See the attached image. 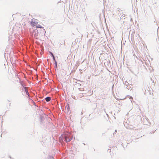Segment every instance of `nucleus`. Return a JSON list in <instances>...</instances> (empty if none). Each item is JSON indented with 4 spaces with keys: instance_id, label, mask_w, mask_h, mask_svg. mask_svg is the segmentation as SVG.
<instances>
[{
    "instance_id": "nucleus-1",
    "label": "nucleus",
    "mask_w": 159,
    "mask_h": 159,
    "mask_svg": "<svg viewBox=\"0 0 159 159\" xmlns=\"http://www.w3.org/2000/svg\"><path fill=\"white\" fill-rule=\"evenodd\" d=\"M72 137L70 136V134L67 133L63 136V139L66 143L70 142L72 139Z\"/></svg>"
},
{
    "instance_id": "nucleus-2",
    "label": "nucleus",
    "mask_w": 159,
    "mask_h": 159,
    "mask_svg": "<svg viewBox=\"0 0 159 159\" xmlns=\"http://www.w3.org/2000/svg\"><path fill=\"white\" fill-rule=\"evenodd\" d=\"M19 83H20L21 86L22 87V90L23 91H25V89H26L25 83L21 80H19Z\"/></svg>"
},
{
    "instance_id": "nucleus-3",
    "label": "nucleus",
    "mask_w": 159,
    "mask_h": 159,
    "mask_svg": "<svg viewBox=\"0 0 159 159\" xmlns=\"http://www.w3.org/2000/svg\"><path fill=\"white\" fill-rule=\"evenodd\" d=\"M122 82L126 86L128 85V84H131V81L130 80H121Z\"/></svg>"
},
{
    "instance_id": "nucleus-4",
    "label": "nucleus",
    "mask_w": 159,
    "mask_h": 159,
    "mask_svg": "<svg viewBox=\"0 0 159 159\" xmlns=\"http://www.w3.org/2000/svg\"><path fill=\"white\" fill-rule=\"evenodd\" d=\"M132 86V84H128V85H126V88L128 89H130L131 88V87Z\"/></svg>"
},
{
    "instance_id": "nucleus-5",
    "label": "nucleus",
    "mask_w": 159,
    "mask_h": 159,
    "mask_svg": "<svg viewBox=\"0 0 159 159\" xmlns=\"http://www.w3.org/2000/svg\"><path fill=\"white\" fill-rule=\"evenodd\" d=\"M37 24H38L37 22L32 21L31 23L33 27L36 26Z\"/></svg>"
},
{
    "instance_id": "nucleus-6",
    "label": "nucleus",
    "mask_w": 159,
    "mask_h": 159,
    "mask_svg": "<svg viewBox=\"0 0 159 159\" xmlns=\"http://www.w3.org/2000/svg\"><path fill=\"white\" fill-rule=\"evenodd\" d=\"M51 98L50 97H47L45 98V100L46 102H48L51 100Z\"/></svg>"
},
{
    "instance_id": "nucleus-7",
    "label": "nucleus",
    "mask_w": 159,
    "mask_h": 159,
    "mask_svg": "<svg viewBox=\"0 0 159 159\" xmlns=\"http://www.w3.org/2000/svg\"><path fill=\"white\" fill-rule=\"evenodd\" d=\"M36 27L37 28H43L42 26L38 24H37Z\"/></svg>"
},
{
    "instance_id": "nucleus-8",
    "label": "nucleus",
    "mask_w": 159,
    "mask_h": 159,
    "mask_svg": "<svg viewBox=\"0 0 159 159\" xmlns=\"http://www.w3.org/2000/svg\"><path fill=\"white\" fill-rule=\"evenodd\" d=\"M150 81H151V82H152V85H153V84H155V82H156L155 81L154 82V80H150Z\"/></svg>"
},
{
    "instance_id": "nucleus-9",
    "label": "nucleus",
    "mask_w": 159,
    "mask_h": 159,
    "mask_svg": "<svg viewBox=\"0 0 159 159\" xmlns=\"http://www.w3.org/2000/svg\"><path fill=\"white\" fill-rule=\"evenodd\" d=\"M25 92L26 95L29 96V94L27 89H25Z\"/></svg>"
},
{
    "instance_id": "nucleus-10",
    "label": "nucleus",
    "mask_w": 159,
    "mask_h": 159,
    "mask_svg": "<svg viewBox=\"0 0 159 159\" xmlns=\"http://www.w3.org/2000/svg\"><path fill=\"white\" fill-rule=\"evenodd\" d=\"M77 80V82H75V83H78V84H80V82H82V81H80V80Z\"/></svg>"
},
{
    "instance_id": "nucleus-11",
    "label": "nucleus",
    "mask_w": 159,
    "mask_h": 159,
    "mask_svg": "<svg viewBox=\"0 0 159 159\" xmlns=\"http://www.w3.org/2000/svg\"><path fill=\"white\" fill-rule=\"evenodd\" d=\"M94 114L93 113H92L91 114H90L89 115V116H91V117H93V116H94Z\"/></svg>"
},
{
    "instance_id": "nucleus-12",
    "label": "nucleus",
    "mask_w": 159,
    "mask_h": 159,
    "mask_svg": "<svg viewBox=\"0 0 159 159\" xmlns=\"http://www.w3.org/2000/svg\"><path fill=\"white\" fill-rule=\"evenodd\" d=\"M51 55L53 57V58L54 59L55 57L53 54L52 53H51Z\"/></svg>"
},
{
    "instance_id": "nucleus-13",
    "label": "nucleus",
    "mask_w": 159,
    "mask_h": 159,
    "mask_svg": "<svg viewBox=\"0 0 159 159\" xmlns=\"http://www.w3.org/2000/svg\"><path fill=\"white\" fill-rule=\"evenodd\" d=\"M70 109V107H69V106H68L67 107V110H69V109Z\"/></svg>"
},
{
    "instance_id": "nucleus-14",
    "label": "nucleus",
    "mask_w": 159,
    "mask_h": 159,
    "mask_svg": "<svg viewBox=\"0 0 159 159\" xmlns=\"http://www.w3.org/2000/svg\"><path fill=\"white\" fill-rule=\"evenodd\" d=\"M155 131H152V133L153 134L154 133Z\"/></svg>"
},
{
    "instance_id": "nucleus-15",
    "label": "nucleus",
    "mask_w": 159,
    "mask_h": 159,
    "mask_svg": "<svg viewBox=\"0 0 159 159\" xmlns=\"http://www.w3.org/2000/svg\"><path fill=\"white\" fill-rule=\"evenodd\" d=\"M73 84V85H75V84Z\"/></svg>"
},
{
    "instance_id": "nucleus-16",
    "label": "nucleus",
    "mask_w": 159,
    "mask_h": 159,
    "mask_svg": "<svg viewBox=\"0 0 159 159\" xmlns=\"http://www.w3.org/2000/svg\"><path fill=\"white\" fill-rule=\"evenodd\" d=\"M116 131H117L116 130H115V132H116Z\"/></svg>"
},
{
    "instance_id": "nucleus-17",
    "label": "nucleus",
    "mask_w": 159,
    "mask_h": 159,
    "mask_svg": "<svg viewBox=\"0 0 159 159\" xmlns=\"http://www.w3.org/2000/svg\"><path fill=\"white\" fill-rule=\"evenodd\" d=\"M73 81L74 82V80H73Z\"/></svg>"
}]
</instances>
